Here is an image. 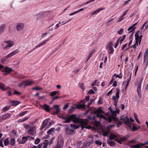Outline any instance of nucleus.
I'll list each match as a JSON object with an SVG mask.
<instances>
[{
    "instance_id": "nucleus-1",
    "label": "nucleus",
    "mask_w": 148,
    "mask_h": 148,
    "mask_svg": "<svg viewBox=\"0 0 148 148\" xmlns=\"http://www.w3.org/2000/svg\"><path fill=\"white\" fill-rule=\"evenodd\" d=\"M120 120L122 121L125 125L130 130H132L133 132H135L137 131L138 130V128L135 126V125L133 124L134 125L132 127V125L133 123L130 122L129 120V118L127 116L124 117L123 116H122L120 117Z\"/></svg>"
},
{
    "instance_id": "nucleus-2",
    "label": "nucleus",
    "mask_w": 148,
    "mask_h": 148,
    "mask_svg": "<svg viewBox=\"0 0 148 148\" xmlns=\"http://www.w3.org/2000/svg\"><path fill=\"white\" fill-rule=\"evenodd\" d=\"M112 115H110L108 117L106 118V120L108 121V122H111L112 120H113L115 123H117V125L119 127L120 125H121L123 123V122L120 120L119 121V119L117 117H116L117 115L115 111L112 112Z\"/></svg>"
},
{
    "instance_id": "nucleus-3",
    "label": "nucleus",
    "mask_w": 148,
    "mask_h": 148,
    "mask_svg": "<svg viewBox=\"0 0 148 148\" xmlns=\"http://www.w3.org/2000/svg\"><path fill=\"white\" fill-rule=\"evenodd\" d=\"M73 122L75 123H79L82 130H83L84 128L90 129V126H87L88 123L87 121L83 120V119H80L76 117L75 114V118L73 121Z\"/></svg>"
},
{
    "instance_id": "nucleus-4",
    "label": "nucleus",
    "mask_w": 148,
    "mask_h": 148,
    "mask_svg": "<svg viewBox=\"0 0 148 148\" xmlns=\"http://www.w3.org/2000/svg\"><path fill=\"white\" fill-rule=\"evenodd\" d=\"M104 112L101 107H99L97 110L93 112V113L96 115L97 117L99 118L100 119H103L106 120V117L104 115L101 114L104 113Z\"/></svg>"
},
{
    "instance_id": "nucleus-5",
    "label": "nucleus",
    "mask_w": 148,
    "mask_h": 148,
    "mask_svg": "<svg viewBox=\"0 0 148 148\" xmlns=\"http://www.w3.org/2000/svg\"><path fill=\"white\" fill-rule=\"evenodd\" d=\"M75 114H72L69 116H68L67 118L64 117H60L62 119L66 120L64 122V123H68L70 122L71 121L73 122V121L74 120V119L75 118Z\"/></svg>"
},
{
    "instance_id": "nucleus-6",
    "label": "nucleus",
    "mask_w": 148,
    "mask_h": 148,
    "mask_svg": "<svg viewBox=\"0 0 148 148\" xmlns=\"http://www.w3.org/2000/svg\"><path fill=\"white\" fill-rule=\"evenodd\" d=\"M119 90H117V92L116 93V96H113L112 97V99L114 101V105L115 106V107H116L117 105V103L118 100V99L119 97Z\"/></svg>"
},
{
    "instance_id": "nucleus-7",
    "label": "nucleus",
    "mask_w": 148,
    "mask_h": 148,
    "mask_svg": "<svg viewBox=\"0 0 148 148\" xmlns=\"http://www.w3.org/2000/svg\"><path fill=\"white\" fill-rule=\"evenodd\" d=\"M65 134L67 135H72L75 134L74 130L70 129L69 127H66L65 128Z\"/></svg>"
},
{
    "instance_id": "nucleus-8",
    "label": "nucleus",
    "mask_w": 148,
    "mask_h": 148,
    "mask_svg": "<svg viewBox=\"0 0 148 148\" xmlns=\"http://www.w3.org/2000/svg\"><path fill=\"white\" fill-rule=\"evenodd\" d=\"M113 44L112 42H110L107 47L108 53L109 54H113L114 51V49L112 47Z\"/></svg>"
},
{
    "instance_id": "nucleus-9",
    "label": "nucleus",
    "mask_w": 148,
    "mask_h": 148,
    "mask_svg": "<svg viewBox=\"0 0 148 148\" xmlns=\"http://www.w3.org/2000/svg\"><path fill=\"white\" fill-rule=\"evenodd\" d=\"M143 80L142 78H140L137 83V92L138 95L140 93V90L142 82Z\"/></svg>"
},
{
    "instance_id": "nucleus-10",
    "label": "nucleus",
    "mask_w": 148,
    "mask_h": 148,
    "mask_svg": "<svg viewBox=\"0 0 148 148\" xmlns=\"http://www.w3.org/2000/svg\"><path fill=\"white\" fill-rule=\"evenodd\" d=\"M53 108L55 109V110L53 112V114L55 115L58 114L60 110V106L58 105H54Z\"/></svg>"
},
{
    "instance_id": "nucleus-11",
    "label": "nucleus",
    "mask_w": 148,
    "mask_h": 148,
    "mask_svg": "<svg viewBox=\"0 0 148 148\" xmlns=\"http://www.w3.org/2000/svg\"><path fill=\"white\" fill-rule=\"evenodd\" d=\"M5 42L8 44L5 47H4V48L5 49H7L9 47H11L14 45L13 42L12 41L7 40L6 41H5Z\"/></svg>"
},
{
    "instance_id": "nucleus-12",
    "label": "nucleus",
    "mask_w": 148,
    "mask_h": 148,
    "mask_svg": "<svg viewBox=\"0 0 148 148\" xmlns=\"http://www.w3.org/2000/svg\"><path fill=\"white\" fill-rule=\"evenodd\" d=\"M12 70L11 68L6 67L4 69L3 71V72H5L3 73L4 75H7L12 72Z\"/></svg>"
},
{
    "instance_id": "nucleus-13",
    "label": "nucleus",
    "mask_w": 148,
    "mask_h": 148,
    "mask_svg": "<svg viewBox=\"0 0 148 148\" xmlns=\"http://www.w3.org/2000/svg\"><path fill=\"white\" fill-rule=\"evenodd\" d=\"M64 142L62 140L59 141V139H58V143L57 145L54 147V148H62L63 146Z\"/></svg>"
},
{
    "instance_id": "nucleus-14",
    "label": "nucleus",
    "mask_w": 148,
    "mask_h": 148,
    "mask_svg": "<svg viewBox=\"0 0 148 148\" xmlns=\"http://www.w3.org/2000/svg\"><path fill=\"white\" fill-rule=\"evenodd\" d=\"M0 88L3 91H5L9 89L11 90L10 88L8 86L5 87V85L1 83H0Z\"/></svg>"
},
{
    "instance_id": "nucleus-15",
    "label": "nucleus",
    "mask_w": 148,
    "mask_h": 148,
    "mask_svg": "<svg viewBox=\"0 0 148 148\" xmlns=\"http://www.w3.org/2000/svg\"><path fill=\"white\" fill-rule=\"evenodd\" d=\"M27 140V137L24 136L22 138V141H21V140L18 139L17 141L18 142L19 144H24L25 143Z\"/></svg>"
},
{
    "instance_id": "nucleus-16",
    "label": "nucleus",
    "mask_w": 148,
    "mask_h": 148,
    "mask_svg": "<svg viewBox=\"0 0 148 148\" xmlns=\"http://www.w3.org/2000/svg\"><path fill=\"white\" fill-rule=\"evenodd\" d=\"M19 52L18 49H16L11 52L7 56V58H10Z\"/></svg>"
},
{
    "instance_id": "nucleus-17",
    "label": "nucleus",
    "mask_w": 148,
    "mask_h": 148,
    "mask_svg": "<svg viewBox=\"0 0 148 148\" xmlns=\"http://www.w3.org/2000/svg\"><path fill=\"white\" fill-rule=\"evenodd\" d=\"M24 27V24L22 23H18L16 26V29L18 31L22 30Z\"/></svg>"
},
{
    "instance_id": "nucleus-18",
    "label": "nucleus",
    "mask_w": 148,
    "mask_h": 148,
    "mask_svg": "<svg viewBox=\"0 0 148 148\" xmlns=\"http://www.w3.org/2000/svg\"><path fill=\"white\" fill-rule=\"evenodd\" d=\"M92 103L90 102L88 103V105L87 107L88 108H89L84 113L85 114H86L88 112H90V113H93V111H91L92 108H93L89 107L90 106Z\"/></svg>"
},
{
    "instance_id": "nucleus-19",
    "label": "nucleus",
    "mask_w": 148,
    "mask_h": 148,
    "mask_svg": "<svg viewBox=\"0 0 148 148\" xmlns=\"http://www.w3.org/2000/svg\"><path fill=\"white\" fill-rule=\"evenodd\" d=\"M11 114L9 113H7L5 114L2 115L1 119L5 120L7 119H9L10 118Z\"/></svg>"
},
{
    "instance_id": "nucleus-20",
    "label": "nucleus",
    "mask_w": 148,
    "mask_h": 148,
    "mask_svg": "<svg viewBox=\"0 0 148 148\" xmlns=\"http://www.w3.org/2000/svg\"><path fill=\"white\" fill-rule=\"evenodd\" d=\"M41 107H43V109L47 112H48L50 110V106L46 104H44L43 106L41 105Z\"/></svg>"
},
{
    "instance_id": "nucleus-21",
    "label": "nucleus",
    "mask_w": 148,
    "mask_h": 148,
    "mask_svg": "<svg viewBox=\"0 0 148 148\" xmlns=\"http://www.w3.org/2000/svg\"><path fill=\"white\" fill-rule=\"evenodd\" d=\"M147 60L148 62V49H147L145 52L144 54L143 60L144 62H145Z\"/></svg>"
},
{
    "instance_id": "nucleus-22",
    "label": "nucleus",
    "mask_w": 148,
    "mask_h": 148,
    "mask_svg": "<svg viewBox=\"0 0 148 148\" xmlns=\"http://www.w3.org/2000/svg\"><path fill=\"white\" fill-rule=\"evenodd\" d=\"M49 121L48 119H46L43 122L42 126L41 127V129H42L44 128L48 123Z\"/></svg>"
},
{
    "instance_id": "nucleus-23",
    "label": "nucleus",
    "mask_w": 148,
    "mask_h": 148,
    "mask_svg": "<svg viewBox=\"0 0 148 148\" xmlns=\"http://www.w3.org/2000/svg\"><path fill=\"white\" fill-rule=\"evenodd\" d=\"M12 106H16L19 104L21 102L18 101H10Z\"/></svg>"
},
{
    "instance_id": "nucleus-24",
    "label": "nucleus",
    "mask_w": 148,
    "mask_h": 148,
    "mask_svg": "<svg viewBox=\"0 0 148 148\" xmlns=\"http://www.w3.org/2000/svg\"><path fill=\"white\" fill-rule=\"evenodd\" d=\"M86 105L85 104H78L76 106L75 108L78 109H85Z\"/></svg>"
},
{
    "instance_id": "nucleus-25",
    "label": "nucleus",
    "mask_w": 148,
    "mask_h": 148,
    "mask_svg": "<svg viewBox=\"0 0 148 148\" xmlns=\"http://www.w3.org/2000/svg\"><path fill=\"white\" fill-rule=\"evenodd\" d=\"M105 9L104 8H100L97 10H96L92 12L91 14V15H92L94 14H97L99 12Z\"/></svg>"
},
{
    "instance_id": "nucleus-26",
    "label": "nucleus",
    "mask_w": 148,
    "mask_h": 148,
    "mask_svg": "<svg viewBox=\"0 0 148 148\" xmlns=\"http://www.w3.org/2000/svg\"><path fill=\"white\" fill-rule=\"evenodd\" d=\"M34 127H32L28 130V133L29 135H33L34 134Z\"/></svg>"
},
{
    "instance_id": "nucleus-27",
    "label": "nucleus",
    "mask_w": 148,
    "mask_h": 148,
    "mask_svg": "<svg viewBox=\"0 0 148 148\" xmlns=\"http://www.w3.org/2000/svg\"><path fill=\"white\" fill-rule=\"evenodd\" d=\"M5 25V24H2L0 26V34L2 33L4 30Z\"/></svg>"
},
{
    "instance_id": "nucleus-28",
    "label": "nucleus",
    "mask_w": 148,
    "mask_h": 148,
    "mask_svg": "<svg viewBox=\"0 0 148 148\" xmlns=\"http://www.w3.org/2000/svg\"><path fill=\"white\" fill-rule=\"evenodd\" d=\"M109 138L110 140H114L117 138V137L116 135L111 134L109 136Z\"/></svg>"
},
{
    "instance_id": "nucleus-29",
    "label": "nucleus",
    "mask_w": 148,
    "mask_h": 148,
    "mask_svg": "<svg viewBox=\"0 0 148 148\" xmlns=\"http://www.w3.org/2000/svg\"><path fill=\"white\" fill-rule=\"evenodd\" d=\"M107 143L111 147H114L116 145L115 143L113 141H108Z\"/></svg>"
},
{
    "instance_id": "nucleus-30",
    "label": "nucleus",
    "mask_w": 148,
    "mask_h": 148,
    "mask_svg": "<svg viewBox=\"0 0 148 148\" xmlns=\"http://www.w3.org/2000/svg\"><path fill=\"white\" fill-rule=\"evenodd\" d=\"M140 33V31H137V32L135 34V37L136 38V36H137L138 35V40H139V45H140V42H141L142 38L143 37V36L142 35H141L140 36H139V35L138 34V33Z\"/></svg>"
},
{
    "instance_id": "nucleus-31",
    "label": "nucleus",
    "mask_w": 148,
    "mask_h": 148,
    "mask_svg": "<svg viewBox=\"0 0 148 148\" xmlns=\"http://www.w3.org/2000/svg\"><path fill=\"white\" fill-rule=\"evenodd\" d=\"M10 145L11 146H13L15 145L16 143L15 138H12L10 140Z\"/></svg>"
},
{
    "instance_id": "nucleus-32",
    "label": "nucleus",
    "mask_w": 148,
    "mask_h": 148,
    "mask_svg": "<svg viewBox=\"0 0 148 148\" xmlns=\"http://www.w3.org/2000/svg\"><path fill=\"white\" fill-rule=\"evenodd\" d=\"M60 92L58 91H54L50 92V95L51 97H53L56 95L57 94L60 93Z\"/></svg>"
},
{
    "instance_id": "nucleus-33",
    "label": "nucleus",
    "mask_w": 148,
    "mask_h": 148,
    "mask_svg": "<svg viewBox=\"0 0 148 148\" xmlns=\"http://www.w3.org/2000/svg\"><path fill=\"white\" fill-rule=\"evenodd\" d=\"M136 27H134L133 26H132L130 27L127 29L128 31H130V32H133L135 30Z\"/></svg>"
},
{
    "instance_id": "nucleus-34",
    "label": "nucleus",
    "mask_w": 148,
    "mask_h": 148,
    "mask_svg": "<svg viewBox=\"0 0 148 148\" xmlns=\"http://www.w3.org/2000/svg\"><path fill=\"white\" fill-rule=\"evenodd\" d=\"M126 37L125 35H124L123 36V37H121L120 38H119L117 40H119V41L120 42V43L121 44L122 42L125 39V38Z\"/></svg>"
},
{
    "instance_id": "nucleus-35",
    "label": "nucleus",
    "mask_w": 148,
    "mask_h": 148,
    "mask_svg": "<svg viewBox=\"0 0 148 148\" xmlns=\"http://www.w3.org/2000/svg\"><path fill=\"white\" fill-rule=\"evenodd\" d=\"M34 84V81H29V82H28L26 83H25L24 85V87H25L26 86H27L28 85H30L32 84Z\"/></svg>"
},
{
    "instance_id": "nucleus-36",
    "label": "nucleus",
    "mask_w": 148,
    "mask_h": 148,
    "mask_svg": "<svg viewBox=\"0 0 148 148\" xmlns=\"http://www.w3.org/2000/svg\"><path fill=\"white\" fill-rule=\"evenodd\" d=\"M70 125L71 127L75 129H77L80 127V126L79 125H75L73 124H71Z\"/></svg>"
},
{
    "instance_id": "nucleus-37",
    "label": "nucleus",
    "mask_w": 148,
    "mask_h": 148,
    "mask_svg": "<svg viewBox=\"0 0 148 148\" xmlns=\"http://www.w3.org/2000/svg\"><path fill=\"white\" fill-rule=\"evenodd\" d=\"M99 83V82H97V80H95L94 82L92 83L91 86L92 87H93L94 86H98Z\"/></svg>"
},
{
    "instance_id": "nucleus-38",
    "label": "nucleus",
    "mask_w": 148,
    "mask_h": 148,
    "mask_svg": "<svg viewBox=\"0 0 148 148\" xmlns=\"http://www.w3.org/2000/svg\"><path fill=\"white\" fill-rule=\"evenodd\" d=\"M4 144L5 146H7L10 144L9 138H7L5 139L4 141Z\"/></svg>"
},
{
    "instance_id": "nucleus-39",
    "label": "nucleus",
    "mask_w": 148,
    "mask_h": 148,
    "mask_svg": "<svg viewBox=\"0 0 148 148\" xmlns=\"http://www.w3.org/2000/svg\"><path fill=\"white\" fill-rule=\"evenodd\" d=\"M48 143H49V141H48V140H46L44 141V142L43 143L44 145L43 147V148H47V146H48Z\"/></svg>"
},
{
    "instance_id": "nucleus-40",
    "label": "nucleus",
    "mask_w": 148,
    "mask_h": 148,
    "mask_svg": "<svg viewBox=\"0 0 148 148\" xmlns=\"http://www.w3.org/2000/svg\"><path fill=\"white\" fill-rule=\"evenodd\" d=\"M10 106H6L5 107H4L3 108L2 110L4 112L6 111L7 110H8L10 109Z\"/></svg>"
},
{
    "instance_id": "nucleus-41",
    "label": "nucleus",
    "mask_w": 148,
    "mask_h": 148,
    "mask_svg": "<svg viewBox=\"0 0 148 148\" xmlns=\"http://www.w3.org/2000/svg\"><path fill=\"white\" fill-rule=\"evenodd\" d=\"M138 36H136V38H135V40H136V42L134 44L136 46H138V42H139V40H138Z\"/></svg>"
},
{
    "instance_id": "nucleus-42",
    "label": "nucleus",
    "mask_w": 148,
    "mask_h": 148,
    "mask_svg": "<svg viewBox=\"0 0 148 148\" xmlns=\"http://www.w3.org/2000/svg\"><path fill=\"white\" fill-rule=\"evenodd\" d=\"M37 16V19H40L41 18H42L44 17L43 14H39L36 15Z\"/></svg>"
},
{
    "instance_id": "nucleus-43",
    "label": "nucleus",
    "mask_w": 148,
    "mask_h": 148,
    "mask_svg": "<svg viewBox=\"0 0 148 148\" xmlns=\"http://www.w3.org/2000/svg\"><path fill=\"white\" fill-rule=\"evenodd\" d=\"M45 45V42H43L42 43H40L38 45L36 46L35 47V48L36 49V48H38V47H40L42 46V45Z\"/></svg>"
},
{
    "instance_id": "nucleus-44",
    "label": "nucleus",
    "mask_w": 148,
    "mask_h": 148,
    "mask_svg": "<svg viewBox=\"0 0 148 148\" xmlns=\"http://www.w3.org/2000/svg\"><path fill=\"white\" fill-rule=\"evenodd\" d=\"M134 117L135 120L138 123L140 124V122L139 121V120L138 119L137 116V114L136 113H134Z\"/></svg>"
},
{
    "instance_id": "nucleus-45",
    "label": "nucleus",
    "mask_w": 148,
    "mask_h": 148,
    "mask_svg": "<svg viewBox=\"0 0 148 148\" xmlns=\"http://www.w3.org/2000/svg\"><path fill=\"white\" fill-rule=\"evenodd\" d=\"M54 128H50V129L47 132V134H51L52 132L54 131Z\"/></svg>"
},
{
    "instance_id": "nucleus-46",
    "label": "nucleus",
    "mask_w": 148,
    "mask_h": 148,
    "mask_svg": "<svg viewBox=\"0 0 148 148\" xmlns=\"http://www.w3.org/2000/svg\"><path fill=\"white\" fill-rule=\"evenodd\" d=\"M132 75V74H131V75L129 78V79H128V81H127V84H126V87H125V89L126 90L127 88V86H128L129 84V83L130 81V80H131V75Z\"/></svg>"
},
{
    "instance_id": "nucleus-47",
    "label": "nucleus",
    "mask_w": 148,
    "mask_h": 148,
    "mask_svg": "<svg viewBox=\"0 0 148 148\" xmlns=\"http://www.w3.org/2000/svg\"><path fill=\"white\" fill-rule=\"evenodd\" d=\"M75 108V107H74L73 106L72 107L71 109L69 110V113H72L74 111Z\"/></svg>"
},
{
    "instance_id": "nucleus-48",
    "label": "nucleus",
    "mask_w": 148,
    "mask_h": 148,
    "mask_svg": "<svg viewBox=\"0 0 148 148\" xmlns=\"http://www.w3.org/2000/svg\"><path fill=\"white\" fill-rule=\"evenodd\" d=\"M131 147L133 148H140V145L139 144L135 145H133Z\"/></svg>"
},
{
    "instance_id": "nucleus-49",
    "label": "nucleus",
    "mask_w": 148,
    "mask_h": 148,
    "mask_svg": "<svg viewBox=\"0 0 148 148\" xmlns=\"http://www.w3.org/2000/svg\"><path fill=\"white\" fill-rule=\"evenodd\" d=\"M27 111H25L21 112L19 114V116H23L27 112Z\"/></svg>"
},
{
    "instance_id": "nucleus-50",
    "label": "nucleus",
    "mask_w": 148,
    "mask_h": 148,
    "mask_svg": "<svg viewBox=\"0 0 148 148\" xmlns=\"http://www.w3.org/2000/svg\"><path fill=\"white\" fill-rule=\"evenodd\" d=\"M32 89L33 90H40L42 89V88L39 87H36L32 88Z\"/></svg>"
},
{
    "instance_id": "nucleus-51",
    "label": "nucleus",
    "mask_w": 148,
    "mask_h": 148,
    "mask_svg": "<svg viewBox=\"0 0 148 148\" xmlns=\"http://www.w3.org/2000/svg\"><path fill=\"white\" fill-rule=\"evenodd\" d=\"M102 98L101 97H99V100L97 102V104L98 105H100L102 103Z\"/></svg>"
},
{
    "instance_id": "nucleus-52",
    "label": "nucleus",
    "mask_w": 148,
    "mask_h": 148,
    "mask_svg": "<svg viewBox=\"0 0 148 148\" xmlns=\"http://www.w3.org/2000/svg\"><path fill=\"white\" fill-rule=\"evenodd\" d=\"M13 94H16V95H21L22 94L21 92H19L17 91L16 90H14V93Z\"/></svg>"
},
{
    "instance_id": "nucleus-53",
    "label": "nucleus",
    "mask_w": 148,
    "mask_h": 148,
    "mask_svg": "<svg viewBox=\"0 0 148 148\" xmlns=\"http://www.w3.org/2000/svg\"><path fill=\"white\" fill-rule=\"evenodd\" d=\"M94 51H92L88 55V58L87 60V61L90 59V58L92 55L94 53Z\"/></svg>"
},
{
    "instance_id": "nucleus-54",
    "label": "nucleus",
    "mask_w": 148,
    "mask_h": 148,
    "mask_svg": "<svg viewBox=\"0 0 148 148\" xmlns=\"http://www.w3.org/2000/svg\"><path fill=\"white\" fill-rule=\"evenodd\" d=\"M95 143L98 145H101L102 144V142L98 140H96L95 142Z\"/></svg>"
},
{
    "instance_id": "nucleus-55",
    "label": "nucleus",
    "mask_w": 148,
    "mask_h": 148,
    "mask_svg": "<svg viewBox=\"0 0 148 148\" xmlns=\"http://www.w3.org/2000/svg\"><path fill=\"white\" fill-rule=\"evenodd\" d=\"M8 58H7V56H6L5 58H2L1 59V61L3 63H4L5 61L7 60V59Z\"/></svg>"
},
{
    "instance_id": "nucleus-56",
    "label": "nucleus",
    "mask_w": 148,
    "mask_h": 148,
    "mask_svg": "<svg viewBox=\"0 0 148 148\" xmlns=\"http://www.w3.org/2000/svg\"><path fill=\"white\" fill-rule=\"evenodd\" d=\"M116 76V77H119L120 78H121L122 77V75L121 74H120L119 75H117L116 74H115L113 76Z\"/></svg>"
},
{
    "instance_id": "nucleus-57",
    "label": "nucleus",
    "mask_w": 148,
    "mask_h": 148,
    "mask_svg": "<svg viewBox=\"0 0 148 148\" xmlns=\"http://www.w3.org/2000/svg\"><path fill=\"white\" fill-rule=\"evenodd\" d=\"M109 132V131H108L106 132H105L103 134V136H107L108 135V133Z\"/></svg>"
},
{
    "instance_id": "nucleus-58",
    "label": "nucleus",
    "mask_w": 148,
    "mask_h": 148,
    "mask_svg": "<svg viewBox=\"0 0 148 148\" xmlns=\"http://www.w3.org/2000/svg\"><path fill=\"white\" fill-rule=\"evenodd\" d=\"M40 141V140L39 138H37L35 140L34 143L36 144H38Z\"/></svg>"
},
{
    "instance_id": "nucleus-59",
    "label": "nucleus",
    "mask_w": 148,
    "mask_h": 148,
    "mask_svg": "<svg viewBox=\"0 0 148 148\" xmlns=\"http://www.w3.org/2000/svg\"><path fill=\"white\" fill-rule=\"evenodd\" d=\"M26 82H27V81H24L23 82H22L19 84L18 85V86L20 87H21L23 84H24V83Z\"/></svg>"
},
{
    "instance_id": "nucleus-60",
    "label": "nucleus",
    "mask_w": 148,
    "mask_h": 148,
    "mask_svg": "<svg viewBox=\"0 0 148 148\" xmlns=\"http://www.w3.org/2000/svg\"><path fill=\"white\" fill-rule=\"evenodd\" d=\"M80 69L76 68L74 69L73 72L74 73L77 74L78 73V72L80 71Z\"/></svg>"
},
{
    "instance_id": "nucleus-61",
    "label": "nucleus",
    "mask_w": 148,
    "mask_h": 148,
    "mask_svg": "<svg viewBox=\"0 0 148 148\" xmlns=\"http://www.w3.org/2000/svg\"><path fill=\"white\" fill-rule=\"evenodd\" d=\"M124 16H123L122 15H121L119 18L118 20V22H119L122 21V20H123L124 18Z\"/></svg>"
},
{
    "instance_id": "nucleus-62",
    "label": "nucleus",
    "mask_w": 148,
    "mask_h": 148,
    "mask_svg": "<svg viewBox=\"0 0 148 148\" xmlns=\"http://www.w3.org/2000/svg\"><path fill=\"white\" fill-rule=\"evenodd\" d=\"M3 139L2 138L0 140V146L3 147H4V146L3 144Z\"/></svg>"
},
{
    "instance_id": "nucleus-63",
    "label": "nucleus",
    "mask_w": 148,
    "mask_h": 148,
    "mask_svg": "<svg viewBox=\"0 0 148 148\" xmlns=\"http://www.w3.org/2000/svg\"><path fill=\"white\" fill-rule=\"evenodd\" d=\"M69 106V104H66L65 105L63 108V110H65L66 109H67L68 107Z\"/></svg>"
},
{
    "instance_id": "nucleus-64",
    "label": "nucleus",
    "mask_w": 148,
    "mask_h": 148,
    "mask_svg": "<svg viewBox=\"0 0 148 148\" xmlns=\"http://www.w3.org/2000/svg\"><path fill=\"white\" fill-rule=\"evenodd\" d=\"M80 87L83 90H85L84 86V84L83 83L80 86Z\"/></svg>"
}]
</instances>
